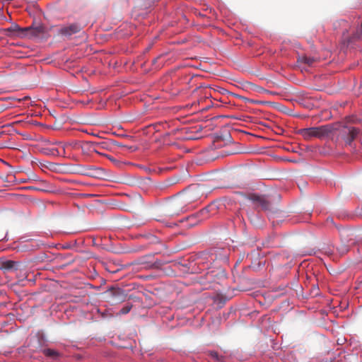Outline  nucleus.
Segmentation results:
<instances>
[{
	"mask_svg": "<svg viewBox=\"0 0 362 362\" xmlns=\"http://www.w3.org/2000/svg\"><path fill=\"white\" fill-rule=\"evenodd\" d=\"M192 195L187 193L183 197L169 202L165 206L166 215L174 216L187 210V204L191 202Z\"/></svg>",
	"mask_w": 362,
	"mask_h": 362,
	"instance_id": "f257e3e1",
	"label": "nucleus"
},
{
	"mask_svg": "<svg viewBox=\"0 0 362 362\" xmlns=\"http://www.w3.org/2000/svg\"><path fill=\"white\" fill-rule=\"evenodd\" d=\"M305 139H310L311 138H322L327 135V131L325 126L315 127L301 129L298 131Z\"/></svg>",
	"mask_w": 362,
	"mask_h": 362,
	"instance_id": "f03ea898",
	"label": "nucleus"
},
{
	"mask_svg": "<svg viewBox=\"0 0 362 362\" xmlns=\"http://www.w3.org/2000/svg\"><path fill=\"white\" fill-rule=\"evenodd\" d=\"M339 233L341 244L338 246L337 249L341 255H344L349 250V245L353 241L352 237L354 236V234L353 230L349 228H343L339 231Z\"/></svg>",
	"mask_w": 362,
	"mask_h": 362,
	"instance_id": "7ed1b4c3",
	"label": "nucleus"
},
{
	"mask_svg": "<svg viewBox=\"0 0 362 362\" xmlns=\"http://www.w3.org/2000/svg\"><path fill=\"white\" fill-rule=\"evenodd\" d=\"M359 133V130L352 126H344L340 129L339 136L346 145L351 146Z\"/></svg>",
	"mask_w": 362,
	"mask_h": 362,
	"instance_id": "20e7f679",
	"label": "nucleus"
},
{
	"mask_svg": "<svg viewBox=\"0 0 362 362\" xmlns=\"http://www.w3.org/2000/svg\"><path fill=\"white\" fill-rule=\"evenodd\" d=\"M248 201L255 208L260 207L264 211L271 210V203L264 196L252 195L248 198Z\"/></svg>",
	"mask_w": 362,
	"mask_h": 362,
	"instance_id": "39448f33",
	"label": "nucleus"
},
{
	"mask_svg": "<svg viewBox=\"0 0 362 362\" xmlns=\"http://www.w3.org/2000/svg\"><path fill=\"white\" fill-rule=\"evenodd\" d=\"M81 29L78 23H74L60 27L57 30V33L59 35L69 37L72 35L79 33Z\"/></svg>",
	"mask_w": 362,
	"mask_h": 362,
	"instance_id": "423d86ee",
	"label": "nucleus"
},
{
	"mask_svg": "<svg viewBox=\"0 0 362 362\" xmlns=\"http://www.w3.org/2000/svg\"><path fill=\"white\" fill-rule=\"evenodd\" d=\"M210 207V206L204 207L202 209H201L199 212L187 216L185 220L193 221L192 223L189 224V226L192 227L197 224L202 219L206 218L208 216V213L209 212Z\"/></svg>",
	"mask_w": 362,
	"mask_h": 362,
	"instance_id": "0eeeda50",
	"label": "nucleus"
},
{
	"mask_svg": "<svg viewBox=\"0 0 362 362\" xmlns=\"http://www.w3.org/2000/svg\"><path fill=\"white\" fill-rule=\"evenodd\" d=\"M6 30L18 37H24L27 36L30 28H21L18 24L13 23Z\"/></svg>",
	"mask_w": 362,
	"mask_h": 362,
	"instance_id": "6e6552de",
	"label": "nucleus"
},
{
	"mask_svg": "<svg viewBox=\"0 0 362 362\" xmlns=\"http://www.w3.org/2000/svg\"><path fill=\"white\" fill-rule=\"evenodd\" d=\"M18 263L17 262L2 259H0V269L4 272H13L18 269Z\"/></svg>",
	"mask_w": 362,
	"mask_h": 362,
	"instance_id": "1a4fd4ad",
	"label": "nucleus"
},
{
	"mask_svg": "<svg viewBox=\"0 0 362 362\" xmlns=\"http://www.w3.org/2000/svg\"><path fill=\"white\" fill-rule=\"evenodd\" d=\"M81 168V170L78 171V173H80L82 175H87L89 177H96V171L100 170V168H89V169H85L83 167H80Z\"/></svg>",
	"mask_w": 362,
	"mask_h": 362,
	"instance_id": "9d476101",
	"label": "nucleus"
},
{
	"mask_svg": "<svg viewBox=\"0 0 362 362\" xmlns=\"http://www.w3.org/2000/svg\"><path fill=\"white\" fill-rule=\"evenodd\" d=\"M315 61L316 59L313 57L301 56L298 58V62L308 64V66H312Z\"/></svg>",
	"mask_w": 362,
	"mask_h": 362,
	"instance_id": "9b49d317",
	"label": "nucleus"
},
{
	"mask_svg": "<svg viewBox=\"0 0 362 362\" xmlns=\"http://www.w3.org/2000/svg\"><path fill=\"white\" fill-rule=\"evenodd\" d=\"M113 296L116 298V300L119 301H124L126 298L124 292L120 289L115 291L113 293Z\"/></svg>",
	"mask_w": 362,
	"mask_h": 362,
	"instance_id": "f8f14e48",
	"label": "nucleus"
},
{
	"mask_svg": "<svg viewBox=\"0 0 362 362\" xmlns=\"http://www.w3.org/2000/svg\"><path fill=\"white\" fill-rule=\"evenodd\" d=\"M43 354L49 357H52L53 358H57L59 356L57 351L52 349H45L43 350Z\"/></svg>",
	"mask_w": 362,
	"mask_h": 362,
	"instance_id": "ddd939ff",
	"label": "nucleus"
},
{
	"mask_svg": "<svg viewBox=\"0 0 362 362\" xmlns=\"http://www.w3.org/2000/svg\"><path fill=\"white\" fill-rule=\"evenodd\" d=\"M132 308V304H127L126 305H124L120 310L119 312L118 313L119 315H125V314H127L130 310Z\"/></svg>",
	"mask_w": 362,
	"mask_h": 362,
	"instance_id": "4468645a",
	"label": "nucleus"
},
{
	"mask_svg": "<svg viewBox=\"0 0 362 362\" xmlns=\"http://www.w3.org/2000/svg\"><path fill=\"white\" fill-rule=\"evenodd\" d=\"M210 356H211L212 358L215 359L217 361H221V358L218 356V353L216 351H211Z\"/></svg>",
	"mask_w": 362,
	"mask_h": 362,
	"instance_id": "2eb2a0df",
	"label": "nucleus"
},
{
	"mask_svg": "<svg viewBox=\"0 0 362 362\" xmlns=\"http://www.w3.org/2000/svg\"><path fill=\"white\" fill-rule=\"evenodd\" d=\"M160 57V56H158L156 58L153 59L152 61L153 64H156Z\"/></svg>",
	"mask_w": 362,
	"mask_h": 362,
	"instance_id": "dca6fc26",
	"label": "nucleus"
}]
</instances>
